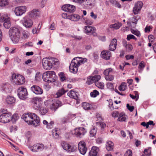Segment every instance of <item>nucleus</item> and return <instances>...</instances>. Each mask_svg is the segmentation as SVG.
I'll return each instance as SVG.
<instances>
[{
	"label": "nucleus",
	"instance_id": "1",
	"mask_svg": "<svg viewBox=\"0 0 156 156\" xmlns=\"http://www.w3.org/2000/svg\"><path fill=\"white\" fill-rule=\"evenodd\" d=\"M22 118L29 125H33L34 126L39 125V118L34 113H25L22 115Z\"/></svg>",
	"mask_w": 156,
	"mask_h": 156
},
{
	"label": "nucleus",
	"instance_id": "2",
	"mask_svg": "<svg viewBox=\"0 0 156 156\" xmlns=\"http://www.w3.org/2000/svg\"><path fill=\"white\" fill-rule=\"evenodd\" d=\"M80 58L79 57H76L72 60L69 67V70L71 72L74 73H76L81 63H84L87 60V59L86 58H83L81 60L78 59Z\"/></svg>",
	"mask_w": 156,
	"mask_h": 156
},
{
	"label": "nucleus",
	"instance_id": "3",
	"mask_svg": "<svg viewBox=\"0 0 156 156\" xmlns=\"http://www.w3.org/2000/svg\"><path fill=\"white\" fill-rule=\"evenodd\" d=\"M9 36L14 43H18L20 37V32L19 30L16 27H13L9 30Z\"/></svg>",
	"mask_w": 156,
	"mask_h": 156
},
{
	"label": "nucleus",
	"instance_id": "4",
	"mask_svg": "<svg viewBox=\"0 0 156 156\" xmlns=\"http://www.w3.org/2000/svg\"><path fill=\"white\" fill-rule=\"evenodd\" d=\"M57 60V59L52 57L43 58L42 61L43 67L46 70L50 69L52 67L53 64H56L58 62Z\"/></svg>",
	"mask_w": 156,
	"mask_h": 156
},
{
	"label": "nucleus",
	"instance_id": "5",
	"mask_svg": "<svg viewBox=\"0 0 156 156\" xmlns=\"http://www.w3.org/2000/svg\"><path fill=\"white\" fill-rule=\"evenodd\" d=\"M44 104L52 110H55L62 105L61 102L59 100L50 99L44 102Z\"/></svg>",
	"mask_w": 156,
	"mask_h": 156
},
{
	"label": "nucleus",
	"instance_id": "6",
	"mask_svg": "<svg viewBox=\"0 0 156 156\" xmlns=\"http://www.w3.org/2000/svg\"><path fill=\"white\" fill-rule=\"evenodd\" d=\"M13 83L17 85H21L23 84L25 82L24 77L20 75H16L14 73L12 75Z\"/></svg>",
	"mask_w": 156,
	"mask_h": 156
},
{
	"label": "nucleus",
	"instance_id": "7",
	"mask_svg": "<svg viewBox=\"0 0 156 156\" xmlns=\"http://www.w3.org/2000/svg\"><path fill=\"white\" fill-rule=\"evenodd\" d=\"M31 102L33 108L35 110H38L42 106L41 98L34 97L31 99Z\"/></svg>",
	"mask_w": 156,
	"mask_h": 156
},
{
	"label": "nucleus",
	"instance_id": "8",
	"mask_svg": "<svg viewBox=\"0 0 156 156\" xmlns=\"http://www.w3.org/2000/svg\"><path fill=\"white\" fill-rule=\"evenodd\" d=\"M17 95L19 98L22 100H25L27 98L28 93L27 89L23 87H19L17 90Z\"/></svg>",
	"mask_w": 156,
	"mask_h": 156
},
{
	"label": "nucleus",
	"instance_id": "9",
	"mask_svg": "<svg viewBox=\"0 0 156 156\" xmlns=\"http://www.w3.org/2000/svg\"><path fill=\"white\" fill-rule=\"evenodd\" d=\"M61 145L63 149L69 153L75 152L77 150V147H76L73 145H71L64 141L62 142Z\"/></svg>",
	"mask_w": 156,
	"mask_h": 156
},
{
	"label": "nucleus",
	"instance_id": "10",
	"mask_svg": "<svg viewBox=\"0 0 156 156\" xmlns=\"http://www.w3.org/2000/svg\"><path fill=\"white\" fill-rule=\"evenodd\" d=\"M86 133V130L83 127H80L75 129L72 131L73 134L75 135L77 137H81Z\"/></svg>",
	"mask_w": 156,
	"mask_h": 156
},
{
	"label": "nucleus",
	"instance_id": "11",
	"mask_svg": "<svg viewBox=\"0 0 156 156\" xmlns=\"http://www.w3.org/2000/svg\"><path fill=\"white\" fill-rule=\"evenodd\" d=\"M11 119V113H4L0 116V122L5 123L9 122Z\"/></svg>",
	"mask_w": 156,
	"mask_h": 156
},
{
	"label": "nucleus",
	"instance_id": "12",
	"mask_svg": "<svg viewBox=\"0 0 156 156\" xmlns=\"http://www.w3.org/2000/svg\"><path fill=\"white\" fill-rule=\"evenodd\" d=\"M21 22L23 25L26 28L30 27L33 25L32 20L27 16L23 17Z\"/></svg>",
	"mask_w": 156,
	"mask_h": 156
},
{
	"label": "nucleus",
	"instance_id": "13",
	"mask_svg": "<svg viewBox=\"0 0 156 156\" xmlns=\"http://www.w3.org/2000/svg\"><path fill=\"white\" fill-rule=\"evenodd\" d=\"M27 10V7L25 6H21L16 7L14 10V12L16 16H19L24 13Z\"/></svg>",
	"mask_w": 156,
	"mask_h": 156
},
{
	"label": "nucleus",
	"instance_id": "14",
	"mask_svg": "<svg viewBox=\"0 0 156 156\" xmlns=\"http://www.w3.org/2000/svg\"><path fill=\"white\" fill-rule=\"evenodd\" d=\"M62 10L64 11L69 12H73L75 10V7L72 5L66 4L63 5L62 7Z\"/></svg>",
	"mask_w": 156,
	"mask_h": 156
},
{
	"label": "nucleus",
	"instance_id": "15",
	"mask_svg": "<svg viewBox=\"0 0 156 156\" xmlns=\"http://www.w3.org/2000/svg\"><path fill=\"white\" fill-rule=\"evenodd\" d=\"M0 21L4 22L3 25L5 28L8 29L10 27L11 25L10 19L6 15L2 16L0 18Z\"/></svg>",
	"mask_w": 156,
	"mask_h": 156
},
{
	"label": "nucleus",
	"instance_id": "16",
	"mask_svg": "<svg viewBox=\"0 0 156 156\" xmlns=\"http://www.w3.org/2000/svg\"><path fill=\"white\" fill-rule=\"evenodd\" d=\"M96 28L95 27L90 26H86L84 27V32L87 34L91 33L94 36H97V33L95 32Z\"/></svg>",
	"mask_w": 156,
	"mask_h": 156
},
{
	"label": "nucleus",
	"instance_id": "17",
	"mask_svg": "<svg viewBox=\"0 0 156 156\" xmlns=\"http://www.w3.org/2000/svg\"><path fill=\"white\" fill-rule=\"evenodd\" d=\"M44 146L42 144L38 143L34 144L30 147L31 150L34 152L41 151L44 148Z\"/></svg>",
	"mask_w": 156,
	"mask_h": 156
},
{
	"label": "nucleus",
	"instance_id": "18",
	"mask_svg": "<svg viewBox=\"0 0 156 156\" xmlns=\"http://www.w3.org/2000/svg\"><path fill=\"white\" fill-rule=\"evenodd\" d=\"M78 148L80 153L84 155L86 153L87 149L86 147L84 141H80L78 145Z\"/></svg>",
	"mask_w": 156,
	"mask_h": 156
},
{
	"label": "nucleus",
	"instance_id": "19",
	"mask_svg": "<svg viewBox=\"0 0 156 156\" xmlns=\"http://www.w3.org/2000/svg\"><path fill=\"white\" fill-rule=\"evenodd\" d=\"M143 6V3L141 1L136 2L133 8V12L135 15L138 14L141 10Z\"/></svg>",
	"mask_w": 156,
	"mask_h": 156
},
{
	"label": "nucleus",
	"instance_id": "20",
	"mask_svg": "<svg viewBox=\"0 0 156 156\" xmlns=\"http://www.w3.org/2000/svg\"><path fill=\"white\" fill-rule=\"evenodd\" d=\"M31 90L36 94H41L43 93L42 89L39 86L36 85H33L30 88Z\"/></svg>",
	"mask_w": 156,
	"mask_h": 156
},
{
	"label": "nucleus",
	"instance_id": "21",
	"mask_svg": "<svg viewBox=\"0 0 156 156\" xmlns=\"http://www.w3.org/2000/svg\"><path fill=\"white\" fill-rule=\"evenodd\" d=\"M101 57L105 59L109 60L111 56V52L105 50L102 51L101 53Z\"/></svg>",
	"mask_w": 156,
	"mask_h": 156
},
{
	"label": "nucleus",
	"instance_id": "22",
	"mask_svg": "<svg viewBox=\"0 0 156 156\" xmlns=\"http://www.w3.org/2000/svg\"><path fill=\"white\" fill-rule=\"evenodd\" d=\"M29 15L31 17L34 18L39 16L40 15L39 11L38 9H34L29 12Z\"/></svg>",
	"mask_w": 156,
	"mask_h": 156
},
{
	"label": "nucleus",
	"instance_id": "23",
	"mask_svg": "<svg viewBox=\"0 0 156 156\" xmlns=\"http://www.w3.org/2000/svg\"><path fill=\"white\" fill-rule=\"evenodd\" d=\"M98 147L96 146H93L89 152L90 156H96L99 151Z\"/></svg>",
	"mask_w": 156,
	"mask_h": 156
},
{
	"label": "nucleus",
	"instance_id": "24",
	"mask_svg": "<svg viewBox=\"0 0 156 156\" xmlns=\"http://www.w3.org/2000/svg\"><path fill=\"white\" fill-rule=\"evenodd\" d=\"M117 45V40L116 39H113L109 46V50L110 51H113L116 48Z\"/></svg>",
	"mask_w": 156,
	"mask_h": 156
},
{
	"label": "nucleus",
	"instance_id": "25",
	"mask_svg": "<svg viewBox=\"0 0 156 156\" xmlns=\"http://www.w3.org/2000/svg\"><path fill=\"white\" fill-rule=\"evenodd\" d=\"M68 91V90H65L63 88H62L57 91L55 97L56 98L60 97Z\"/></svg>",
	"mask_w": 156,
	"mask_h": 156
},
{
	"label": "nucleus",
	"instance_id": "26",
	"mask_svg": "<svg viewBox=\"0 0 156 156\" xmlns=\"http://www.w3.org/2000/svg\"><path fill=\"white\" fill-rule=\"evenodd\" d=\"M55 73L54 71H48L43 74L42 79L45 81V79L47 80L50 77V75L52 76V74H54Z\"/></svg>",
	"mask_w": 156,
	"mask_h": 156
},
{
	"label": "nucleus",
	"instance_id": "27",
	"mask_svg": "<svg viewBox=\"0 0 156 156\" xmlns=\"http://www.w3.org/2000/svg\"><path fill=\"white\" fill-rule=\"evenodd\" d=\"M140 19V16L138 15H137L130 18L129 19V22L130 23H134V26H135L136 24L137 23V22L138 20Z\"/></svg>",
	"mask_w": 156,
	"mask_h": 156
},
{
	"label": "nucleus",
	"instance_id": "28",
	"mask_svg": "<svg viewBox=\"0 0 156 156\" xmlns=\"http://www.w3.org/2000/svg\"><path fill=\"white\" fill-rule=\"evenodd\" d=\"M15 98L11 96H8L6 99V102L9 105H11L15 103Z\"/></svg>",
	"mask_w": 156,
	"mask_h": 156
},
{
	"label": "nucleus",
	"instance_id": "29",
	"mask_svg": "<svg viewBox=\"0 0 156 156\" xmlns=\"http://www.w3.org/2000/svg\"><path fill=\"white\" fill-rule=\"evenodd\" d=\"M68 19L72 21H76L80 19V16L77 14H73L69 16Z\"/></svg>",
	"mask_w": 156,
	"mask_h": 156
},
{
	"label": "nucleus",
	"instance_id": "30",
	"mask_svg": "<svg viewBox=\"0 0 156 156\" xmlns=\"http://www.w3.org/2000/svg\"><path fill=\"white\" fill-rule=\"evenodd\" d=\"M77 94L73 90H71L67 94L71 98L77 99L78 98Z\"/></svg>",
	"mask_w": 156,
	"mask_h": 156
},
{
	"label": "nucleus",
	"instance_id": "31",
	"mask_svg": "<svg viewBox=\"0 0 156 156\" xmlns=\"http://www.w3.org/2000/svg\"><path fill=\"white\" fill-rule=\"evenodd\" d=\"M2 89L6 93H9L11 90V86L8 83L5 84L3 86Z\"/></svg>",
	"mask_w": 156,
	"mask_h": 156
},
{
	"label": "nucleus",
	"instance_id": "32",
	"mask_svg": "<svg viewBox=\"0 0 156 156\" xmlns=\"http://www.w3.org/2000/svg\"><path fill=\"white\" fill-rule=\"evenodd\" d=\"M114 144L111 141H109L107 142L106 147L107 150L108 151H111L113 148Z\"/></svg>",
	"mask_w": 156,
	"mask_h": 156
},
{
	"label": "nucleus",
	"instance_id": "33",
	"mask_svg": "<svg viewBox=\"0 0 156 156\" xmlns=\"http://www.w3.org/2000/svg\"><path fill=\"white\" fill-rule=\"evenodd\" d=\"M59 134V130L57 128H55L52 130V135L55 138H58Z\"/></svg>",
	"mask_w": 156,
	"mask_h": 156
},
{
	"label": "nucleus",
	"instance_id": "34",
	"mask_svg": "<svg viewBox=\"0 0 156 156\" xmlns=\"http://www.w3.org/2000/svg\"><path fill=\"white\" fill-rule=\"evenodd\" d=\"M38 110L39 113L42 115H45L48 112V109L42 106H41Z\"/></svg>",
	"mask_w": 156,
	"mask_h": 156
},
{
	"label": "nucleus",
	"instance_id": "35",
	"mask_svg": "<svg viewBox=\"0 0 156 156\" xmlns=\"http://www.w3.org/2000/svg\"><path fill=\"white\" fill-rule=\"evenodd\" d=\"M122 26V24L121 23L119 22L110 25L109 27L111 28H114L115 29L117 30L119 29Z\"/></svg>",
	"mask_w": 156,
	"mask_h": 156
},
{
	"label": "nucleus",
	"instance_id": "36",
	"mask_svg": "<svg viewBox=\"0 0 156 156\" xmlns=\"http://www.w3.org/2000/svg\"><path fill=\"white\" fill-rule=\"evenodd\" d=\"M56 76L55 73L54 74H52V78H49L47 80L46 79L45 82L48 83L54 82L55 81V79H56Z\"/></svg>",
	"mask_w": 156,
	"mask_h": 156
},
{
	"label": "nucleus",
	"instance_id": "37",
	"mask_svg": "<svg viewBox=\"0 0 156 156\" xmlns=\"http://www.w3.org/2000/svg\"><path fill=\"white\" fill-rule=\"evenodd\" d=\"M83 21L85 25L87 26L91 25L93 23V21L92 20L87 18H83Z\"/></svg>",
	"mask_w": 156,
	"mask_h": 156
},
{
	"label": "nucleus",
	"instance_id": "38",
	"mask_svg": "<svg viewBox=\"0 0 156 156\" xmlns=\"http://www.w3.org/2000/svg\"><path fill=\"white\" fill-rule=\"evenodd\" d=\"M125 43L124 44V46L126 48V51L128 52H130L133 49V46L131 44H127V41H125Z\"/></svg>",
	"mask_w": 156,
	"mask_h": 156
},
{
	"label": "nucleus",
	"instance_id": "39",
	"mask_svg": "<svg viewBox=\"0 0 156 156\" xmlns=\"http://www.w3.org/2000/svg\"><path fill=\"white\" fill-rule=\"evenodd\" d=\"M22 38L23 39H27L30 36L29 33L26 30H23L22 32Z\"/></svg>",
	"mask_w": 156,
	"mask_h": 156
},
{
	"label": "nucleus",
	"instance_id": "40",
	"mask_svg": "<svg viewBox=\"0 0 156 156\" xmlns=\"http://www.w3.org/2000/svg\"><path fill=\"white\" fill-rule=\"evenodd\" d=\"M59 76L60 78L61 81L64 82L67 80V77L66 74L63 72H61L59 73Z\"/></svg>",
	"mask_w": 156,
	"mask_h": 156
},
{
	"label": "nucleus",
	"instance_id": "41",
	"mask_svg": "<svg viewBox=\"0 0 156 156\" xmlns=\"http://www.w3.org/2000/svg\"><path fill=\"white\" fill-rule=\"evenodd\" d=\"M109 2L111 3L112 4L115 5V6L118 8H121V5L117 1L115 0H110Z\"/></svg>",
	"mask_w": 156,
	"mask_h": 156
},
{
	"label": "nucleus",
	"instance_id": "42",
	"mask_svg": "<svg viewBox=\"0 0 156 156\" xmlns=\"http://www.w3.org/2000/svg\"><path fill=\"white\" fill-rule=\"evenodd\" d=\"M126 83L122 82L119 87V89L120 91H123L125 90L126 87Z\"/></svg>",
	"mask_w": 156,
	"mask_h": 156
},
{
	"label": "nucleus",
	"instance_id": "43",
	"mask_svg": "<svg viewBox=\"0 0 156 156\" xmlns=\"http://www.w3.org/2000/svg\"><path fill=\"white\" fill-rule=\"evenodd\" d=\"M126 118V115L124 114H120L118 120L119 121H125Z\"/></svg>",
	"mask_w": 156,
	"mask_h": 156
},
{
	"label": "nucleus",
	"instance_id": "44",
	"mask_svg": "<svg viewBox=\"0 0 156 156\" xmlns=\"http://www.w3.org/2000/svg\"><path fill=\"white\" fill-rule=\"evenodd\" d=\"M82 106L83 108L86 110L90 109L91 107L90 105L88 103L86 102L83 103Z\"/></svg>",
	"mask_w": 156,
	"mask_h": 156
},
{
	"label": "nucleus",
	"instance_id": "45",
	"mask_svg": "<svg viewBox=\"0 0 156 156\" xmlns=\"http://www.w3.org/2000/svg\"><path fill=\"white\" fill-rule=\"evenodd\" d=\"M96 86L101 89H103L104 87V83H103L98 81L95 83Z\"/></svg>",
	"mask_w": 156,
	"mask_h": 156
},
{
	"label": "nucleus",
	"instance_id": "46",
	"mask_svg": "<svg viewBox=\"0 0 156 156\" xmlns=\"http://www.w3.org/2000/svg\"><path fill=\"white\" fill-rule=\"evenodd\" d=\"M91 78L95 83L96 82L98 81L101 79V77L99 75H96L94 76H92Z\"/></svg>",
	"mask_w": 156,
	"mask_h": 156
},
{
	"label": "nucleus",
	"instance_id": "47",
	"mask_svg": "<svg viewBox=\"0 0 156 156\" xmlns=\"http://www.w3.org/2000/svg\"><path fill=\"white\" fill-rule=\"evenodd\" d=\"M99 94V92L96 90H95L93 92L90 93V95L91 97L93 98L96 97Z\"/></svg>",
	"mask_w": 156,
	"mask_h": 156
},
{
	"label": "nucleus",
	"instance_id": "48",
	"mask_svg": "<svg viewBox=\"0 0 156 156\" xmlns=\"http://www.w3.org/2000/svg\"><path fill=\"white\" fill-rule=\"evenodd\" d=\"M97 129L93 127L91 129L90 131V135L91 136H94L97 133Z\"/></svg>",
	"mask_w": 156,
	"mask_h": 156
},
{
	"label": "nucleus",
	"instance_id": "49",
	"mask_svg": "<svg viewBox=\"0 0 156 156\" xmlns=\"http://www.w3.org/2000/svg\"><path fill=\"white\" fill-rule=\"evenodd\" d=\"M8 3V2L7 0H0V6L6 5Z\"/></svg>",
	"mask_w": 156,
	"mask_h": 156
},
{
	"label": "nucleus",
	"instance_id": "50",
	"mask_svg": "<svg viewBox=\"0 0 156 156\" xmlns=\"http://www.w3.org/2000/svg\"><path fill=\"white\" fill-rule=\"evenodd\" d=\"M105 78L106 80L111 81L113 80L114 77L112 75H108L105 76Z\"/></svg>",
	"mask_w": 156,
	"mask_h": 156
},
{
	"label": "nucleus",
	"instance_id": "51",
	"mask_svg": "<svg viewBox=\"0 0 156 156\" xmlns=\"http://www.w3.org/2000/svg\"><path fill=\"white\" fill-rule=\"evenodd\" d=\"M96 124L97 125H99V126L102 128H104L106 126V124L102 122H96Z\"/></svg>",
	"mask_w": 156,
	"mask_h": 156
},
{
	"label": "nucleus",
	"instance_id": "52",
	"mask_svg": "<svg viewBox=\"0 0 156 156\" xmlns=\"http://www.w3.org/2000/svg\"><path fill=\"white\" fill-rule=\"evenodd\" d=\"M112 70V69L111 68H109L105 69L104 72V74L105 76L109 75V73Z\"/></svg>",
	"mask_w": 156,
	"mask_h": 156
},
{
	"label": "nucleus",
	"instance_id": "53",
	"mask_svg": "<svg viewBox=\"0 0 156 156\" xmlns=\"http://www.w3.org/2000/svg\"><path fill=\"white\" fill-rule=\"evenodd\" d=\"M86 1L87 2V5H89L90 6L93 7L94 5V3L93 2H94V0H86Z\"/></svg>",
	"mask_w": 156,
	"mask_h": 156
},
{
	"label": "nucleus",
	"instance_id": "54",
	"mask_svg": "<svg viewBox=\"0 0 156 156\" xmlns=\"http://www.w3.org/2000/svg\"><path fill=\"white\" fill-rule=\"evenodd\" d=\"M19 118V116L17 114H14L12 116H11V119L13 122H15Z\"/></svg>",
	"mask_w": 156,
	"mask_h": 156
},
{
	"label": "nucleus",
	"instance_id": "55",
	"mask_svg": "<svg viewBox=\"0 0 156 156\" xmlns=\"http://www.w3.org/2000/svg\"><path fill=\"white\" fill-rule=\"evenodd\" d=\"M131 32L132 33L137 36V37H140V32L138 30H131Z\"/></svg>",
	"mask_w": 156,
	"mask_h": 156
},
{
	"label": "nucleus",
	"instance_id": "56",
	"mask_svg": "<svg viewBox=\"0 0 156 156\" xmlns=\"http://www.w3.org/2000/svg\"><path fill=\"white\" fill-rule=\"evenodd\" d=\"M132 39L136 40L137 39L133 35L129 34L127 35V39L128 41H129Z\"/></svg>",
	"mask_w": 156,
	"mask_h": 156
},
{
	"label": "nucleus",
	"instance_id": "57",
	"mask_svg": "<svg viewBox=\"0 0 156 156\" xmlns=\"http://www.w3.org/2000/svg\"><path fill=\"white\" fill-rule=\"evenodd\" d=\"M41 74L40 72H37V73L35 77V80L37 81H39V80L40 79V78L41 77Z\"/></svg>",
	"mask_w": 156,
	"mask_h": 156
},
{
	"label": "nucleus",
	"instance_id": "58",
	"mask_svg": "<svg viewBox=\"0 0 156 156\" xmlns=\"http://www.w3.org/2000/svg\"><path fill=\"white\" fill-rule=\"evenodd\" d=\"M132 152L131 150H128L126 152L124 156H132Z\"/></svg>",
	"mask_w": 156,
	"mask_h": 156
},
{
	"label": "nucleus",
	"instance_id": "59",
	"mask_svg": "<svg viewBox=\"0 0 156 156\" xmlns=\"http://www.w3.org/2000/svg\"><path fill=\"white\" fill-rule=\"evenodd\" d=\"M67 120V118L65 117H63L59 120V122L61 124L65 123Z\"/></svg>",
	"mask_w": 156,
	"mask_h": 156
},
{
	"label": "nucleus",
	"instance_id": "60",
	"mask_svg": "<svg viewBox=\"0 0 156 156\" xmlns=\"http://www.w3.org/2000/svg\"><path fill=\"white\" fill-rule=\"evenodd\" d=\"M91 77L92 76H90L87 81V83L89 85L90 84L94 82V80L92 79Z\"/></svg>",
	"mask_w": 156,
	"mask_h": 156
},
{
	"label": "nucleus",
	"instance_id": "61",
	"mask_svg": "<svg viewBox=\"0 0 156 156\" xmlns=\"http://www.w3.org/2000/svg\"><path fill=\"white\" fill-rule=\"evenodd\" d=\"M144 62L143 61H141L139 65L138 66V68L140 69H143L145 66V65L144 64Z\"/></svg>",
	"mask_w": 156,
	"mask_h": 156
},
{
	"label": "nucleus",
	"instance_id": "62",
	"mask_svg": "<svg viewBox=\"0 0 156 156\" xmlns=\"http://www.w3.org/2000/svg\"><path fill=\"white\" fill-rule=\"evenodd\" d=\"M148 38L150 42H151V43H152L154 41V37L153 35H149L148 36Z\"/></svg>",
	"mask_w": 156,
	"mask_h": 156
},
{
	"label": "nucleus",
	"instance_id": "63",
	"mask_svg": "<svg viewBox=\"0 0 156 156\" xmlns=\"http://www.w3.org/2000/svg\"><path fill=\"white\" fill-rule=\"evenodd\" d=\"M126 107L128 110L130 111V112H132L134 109V107L133 106H131L129 105V104H127L126 105Z\"/></svg>",
	"mask_w": 156,
	"mask_h": 156
},
{
	"label": "nucleus",
	"instance_id": "64",
	"mask_svg": "<svg viewBox=\"0 0 156 156\" xmlns=\"http://www.w3.org/2000/svg\"><path fill=\"white\" fill-rule=\"evenodd\" d=\"M11 132L16 131L17 130V128L16 126L14 125L11 126L10 128Z\"/></svg>",
	"mask_w": 156,
	"mask_h": 156
}]
</instances>
